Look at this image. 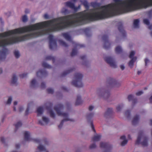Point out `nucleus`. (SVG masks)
Here are the masks:
<instances>
[{
    "mask_svg": "<svg viewBox=\"0 0 152 152\" xmlns=\"http://www.w3.org/2000/svg\"><path fill=\"white\" fill-rule=\"evenodd\" d=\"M113 111V110L112 108H109L107 109V111L106 113L107 114H110Z\"/></svg>",
    "mask_w": 152,
    "mask_h": 152,
    "instance_id": "34",
    "label": "nucleus"
},
{
    "mask_svg": "<svg viewBox=\"0 0 152 152\" xmlns=\"http://www.w3.org/2000/svg\"><path fill=\"white\" fill-rule=\"evenodd\" d=\"M140 72H138V74H140Z\"/></svg>",
    "mask_w": 152,
    "mask_h": 152,
    "instance_id": "61",
    "label": "nucleus"
},
{
    "mask_svg": "<svg viewBox=\"0 0 152 152\" xmlns=\"http://www.w3.org/2000/svg\"><path fill=\"white\" fill-rule=\"evenodd\" d=\"M25 12H26V10L25 11Z\"/></svg>",
    "mask_w": 152,
    "mask_h": 152,
    "instance_id": "62",
    "label": "nucleus"
},
{
    "mask_svg": "<svg viewBox=\"0 0 152 152\" xmlns=\"http://www.w3.org/2000/svg\"><path fill=\"white\" fill-rule=\"evenodd\" d=\"M100 146L102 148H105L107 150H110L112 148L111 145L104 142L101 143Z\"/></svg>",
    "mask_w": 152,
    "mask_h": 152,
    "instance_id": "9",
    "label": "nucleus"
},
{
    "mask_svg": "<svg viewBox=\"0 0 152 152\" xmlns=\"http://www.w3.org/2000/svg\"><path fill=\"white\" fill-rule=\"evenodd\" d=\"M81 6L80 5H79L77 7H76L75 6V8L74 9V10L75 11H77L80 8Z\"/></svg>",
    "mask_w": 152,
    "mask_h": 152,
    "instance_id": "37",
    "label": "nucleus"
},
{
    "mask_svg": "<svg viewBox=\"0 0 152 152\" xmlns=\"http://www.w3.org/2000/svg\"><path fill=\"white\" fill-rule=\"evenodd\" d=\"M82 77V75L80 73L76 74L72 83V85L78 87H82L83 84L81 82Z\"/></svg>",
    "mask_w": 152,
    "mask_h": 152,
    "instance_id": "3",
    "label": "nucleus"
},
{
    "mask_svg": "<svg viewBox=\"0 0 152 152\" xmlns=\"http://www.w3.org/2000/svg\"><path fill=\"white\" fill-rule=\"evenodd\" d=\"M143 22L144 23L148 26V27L150 29H151L152 26L149 24V22L148 19H144L143 20Z\"/></svg>",
    "mask_w": 152,
    "mask_h": 152,
    "instance_id": "15",
    "label": "nucleus"
},
{
    "mask_svg": "<svg viewBox=\"0 0 152 152\" xmlns=\"http://www.w3.org/2000/svg\"><path fill=\"white\" fill-rule=\"evenodd\" d=\"M105 60L111 66L115 67L116 66V63L113 59L110 57H107L104 58Z\"/></svg>",
    "mask_w": 152,
    "mask_h": 152,
    "instance_id": "6",
    "label": "nucleus"
},
{
    "mask_svg": "<svg viewBox=\"0 0 152 152\" xmlns=\"http://www.w3.org/2000/svg\"><path fill=\"white\" fill-rule=\"evenodd\" d=\"M17 80V79L16 77H14L12 79V83H16V82Z\"/></svg>",
    "mask_w": 152,
    "mask_h": 152,
    "instance_id": "38",
    "label": "nucleus"
},
{
    "mask_svg": "<svg viewBox=\"0 0 152 152\" xmlns=\"http://www.w3.org/2000/svg\"><path fill=\"white\" fill-rule=\"evenodd\" d=\"M128 141L124 136H122L120 138L121 144L122 146H124L127 143Z\"/></svg>",
    "mask_w": 152,
    "mask_h": 152,
    "instance_id": "10",
    "label": "nucleus"
},
{
    "mask_svg": "<svg viewBox=\"0 0 152 152\" xmlns=\"http://www.w3.org/2000/svg\"><path fill=\"white\" fill-rule=\"evenodd\" d=\"M123 51L122 48L119 46H117L115 48V52L117 54H119L122 52Z\"/></svg>",
    "mask_w": 152,
    "mask_h": 152,
    "instance_id": "13",
    "label": "nucleus"
},
{
    "mask_svg": "<svg viewBox=\"0 0 152 152\" xmlns=\"http://www.w3.org/2000/svg\"><path fill=\"white\" fill-rule=\"evenodd\" d=\"M27 75V74L23 73V74H21L20 75V76L21 78H24V77H26V76Z\"/></svg>",
    "mask_w": 152,
    "mask_h": 152,
    "instance_id": "41",
    "label": "nucleus"
},
{
    "mask_svg": "<svg viewBox=\"0 0 152 152\" xmlns=\"http://www.w3.org/2000/svg\"><path fill=\"white\" fill-rule=\"evenodd\" d=\"M14 54L16 58H18L20 56V53L18 51H15L14 52Z\"/></svg>",
    "mask_w": 152,
    "mask_h": 152,
    "instance_id": "26",
    "label": "nucleus"
},
{
    "mask_svg": "<svg viewBox=\"0 0 152 152\" xmlns=\"http://www.w3.org/2000/svg\"><path fill=\"white\" fill-rule=\"evenodd\" d=\"M5 141V139L4 137H1L0 138V141L2 143H4Z\"/></svg>",
    "mask_w": 152,
    "mask_h": 152,
    "instance_id": "44",
    "label": "nucleus"
},
{
    "mask_svg": "<svg viewBox=\"0 0 152 152\" xmlns=\"http://www.w3.org/2000/svg\"><path fill=\"white\" fill-rule=\"evenodd\" d=\"M96 147V145L94 144H91L90 146V148L91 149H93L95 148Z\"/></svg>",
    "mask_w": 152,
    "mask_h": 152,
    "instance_id": "35",
    "label": "nucleus"
},
{
    "mask_svg": "<svg viewBox=\"0 0 152 152\" xmlns=\"http://www.w3.org/2000/svg\"><path fill=\"white\" fill-rule=\"evenodd\" d=\"M121 69L122 70H124L125 68L124 66L123 65H121L120 66Z\"/></svg>",
    "mask_w": 152,
    "mask_h": 152,
    "instance_id": "50",
    "label": "nucleus"
},
{
    "mask_svg": "<svg viewBox=\"0 0 152 152\" xmlns=\"http://www.w3.org/2000/svg\"><path fill=\"white\" fill-rule=\"evenodd\" d=\"M12 101V98L11 97H9L8 98V99L6 103L7 104L9 105L10 104L11 102Z\"/></svg>",
    "mask_w": 152,
    "mask_h": 152,
    "instance_id": "30",
    "label": "nucleus"
},
{
    "mask_svg": "<svg viewBox=\"0 0 152 152\" xmlns=\"http://www.w3.org/2000/svg\"><path fill=\"white\" fill-rule=\"evenodd\" d=\"M143 92L141 91H138L136 93V94L137 96H140L142 94Z\"/></svg>",
    "mask_w": 152,
    "mask_h": 152,
    "instance_id": "42",
    "label": "nucleus"
},
{
    "mask_svg": "<svg viewBox=\"0 0 152 152\" xmlns=\"http://www.w3.org/2000/svg\"><path fill=\"white\" fill-rule=\"evenodd\" d=\"M139 20L138 19H136L134 20V26L135 28H137L138 27L139 24Z\"/></svg>",
    "mask_w": 152,
    "mask_h": 152,
    "instance_id": "20",
    "label": "nucleus"
},
{
    "mask_svg": "<svg viewBox=\"0 0 152 152\" xmlns=\"http://www.w3.org/2000/svg\"><path fill=\"white\" fill-rule=\"evenodd\" d=\"M38 149L40 151H45V152H48L45 148L42 145H40L38 147Z\"/></svg>",
    "mask_w": 152,
    "mask_h": 152,
    "instance_id": "22",
    "label": "nucleus"
},
{
    "mask_svg": "<svg viewBox=\"0 0 152 152\" xmlns=\"http://www.w3.org/2000/svg\"><path fill=\"white\" fill-rule=\"evenodd\" d=\"M139 120V118L138 116L137 115L135 116L132 121L133 124H136L137 122H138Z\"/></svg>",
    "mask_w": 152,
    "mask_h": 152,
    "instance_id": "19",
    "label": "nucleus"
},
{
    "mask_svg": "<svg viewBox=\"0 0 152 152\" xmlns=\"http://www.w3.org/2000/svg\"><path fill=\"white\" fill-rule=\"evenodd\" d=\"M44 85H45V84L44 83H42V88L44 87Z\"/></svg>",
    "mask_w": 152,
    "mask_h": 152,
    "instance_id": "55",
    "label": "nucleus"
},
{
    "mask_svg": "<svg viewBox=\"0 0 152 152\" xmlns=\"http://www.w3.org/2000/svg\"><path fill=\"white\" fill-rule=\"evenodd\" d=\"M137 57H134L132 59L130 60L129 63V65L130 67H132L134 63L136 61L137 59Z\"/></svg>",
    "mask_w": 152,
    "mask_h": 152,
    "instance_id": "16",
    "label": "nucleus"
},
{
    "mask_svg": "<svg viewBox=\"0 0 152 152\" xmlns=\"http://www.w3.org/2000/svg\"><path fill=\"white\" fill-rule=\"evenodd\" d=\"M135 54V52L134 50L132 51L130 53L129 55V57L130 58L132 59L134 57V56Z\"/></svg>",
    "mask_w": 152,
    "mask_h": 152,
    "instance_id": "25",
    "label": "nucleus"
},
{
    "mask_svg": "<svg viewBox=\"0 0 152 152\" xmlns=\"http://www.w3.org/2000/svg\"><path fill=\"white\" fill-rule=\"evenodd\" d=\"M49 121V118L45 116L42 117L41 120H39V123L41 125H45L47 124Z\"/></svg>",
    "mask_w": 152,
    "mask_h": 152,
    "instance_id": "8",
    "label": "nucleus"
},
{
    "mask_svg": "<svg viewBox=\"0 0 152 152\" xmlns=\"http://www.w3.org/2000/svg\"><path fill=\"white\" fill-rule=\"evenodd\" d=\"M49 39L50 47V49H53L56 47L55 41L53 39V37L52 35H50L49 37Z\"/></svg>",
    "mask_w": 152,
    "mask_h": 152,
    "instance_id": "5",
    "label": "nucleus"
},
{
    "mask_svg": "<svg viewBox=\"0 0 152 152\" xmlns=\"http://www.w3.org/2000/svg\"><path fill=\"white\" fill-rule=\"evenodd\" d=\"M17 104H18V102H17L15 101L14 102L13 109H14V110L15 111H16L17 110V109H16L17 107L16 106H17Z\"/></svg>",
    "mask_w": 152,
    "mask_h": 152,
    "instance_id": "27",
    "label": "nucleus"
},
{
    "mask_svg": "<svg viewBox=\"0 0 152 152\" xmlns=\"http://www.w3.org/2000/svg\"><path fill=\"white\" fill-rule=\"evenodd\" d=\"M27 20L28 18L26 15H25L22 17V20L23 22H26L27 21Z\"/></svg>",
    "mask_w": 152,
    "mask_h": 152,
    "instance_id": "31",
    "label": "nucleus"
},
{
    "mask_svg": "<svg viewBox=\"0 0 152 152\" xmlns=\"http://www.w3.org/2000/svg\"><path fill=\"white\" fill-rule=\"evenodd\" d=\"M133 98V96L132 95H130L128 97V99L129 100H131Z\"/></svg>",
    "mask_w": 152,
    "mask_h": 152,
    "instance_id": "45",
    "label": "nucleus"
},
{
    "mask_svg": "<svg viewBox=\"0 0 152 152\" xmlns=\"http://www.w3.org/2000/svg\"><path fill=\"white\" fill-rule=\"evenodd\" d=\"M29 136V133L28 132H26L24 133V137L25 139L27 140H28Z\"/></svg>",
    "mask_w": 152,
    "mask_h": 152,
    "instance_id": "24",
    "label": "nucleus"
},
{
    "mask_svg": "<svg viewBox=\"0 0 152 152\" xmlns=\"http://www.w3.org/2000/svg\"><path fill=\"white\" fill-rule=\"evenodd\" d=\"M145 65H146L149 62V60L147 58H146L145 59Z\"/></svg>",
    "mask_w": 152,
    "mask_h": 152,
    "instance_id": "49",
    "label": "nucleus"
},
{
    "mask_svg": "<svg viewBox=\"0 0 152 152\" xmlns=\"http://www.w3.org/2000/svg\"><path fill=\"white\" fill-rule=\"evenodd\" d=\"M104 41L103 47L106 49H108L110 46V42L108 40L107 37L106 36H104L102 38Z\"/></svg>",
    "mask_w": 152,
    "mask_h": 152,
    "instance_id": "7",
    "label": "nucleus"
},
{
    "mask_svg": "<svg viewBox=\"0 0 152 152\" xmlns=\"http://www.w3.org/2000/svg\"><path fill=\"white\" fill-rule=\"evenodd\" d=\"M22 125V123L21 122H18L15 124V127L18 128L20 127Z\"/></svg>",
    "mask_w": 152,
    "mask_h": 152,
    "instance_id": "33",
    "label": "nucleus"
},
{
    "mask_svg": "<svg viewBox=\"0 0 152 152\" xmlns=\"http://www.w3.org/2000/svg\"><path fill=\"white\" fill-rule=\"evenodd\" d=\"M151 103H152V95L151 96L149 99Z\"/></svg>",
    "mask_w": 152,
    "mask_h": 152,
    "instance_id": "51",
    "label": "nucleus"
},
{
    "mask_svg": "<svg viewBox=\"0 0 152 152\" xmlns=\"http://www.w3.org/2000/svg\"><path fill=\"white\" fill-rule=\"evenodd\" d=\"M62 106L61 105H58L55 107V110L58 115L61 116L63 118V120L62 121L61 124L59 125V127H61L62 126V123L64 121H73V119L71 118L67 113L63 112L62 111Z\"/></svg>",
    "mask_w": 152,
    "mask_h": 152,
    "instance_id": "2",
    "label": "nucleus"
},
{
    "mask_svg": "<svg viewBox=\"0 0 152 152\" xmlns=\"http://www.w3.org/2000/svg\"><path fill=\"white\" fill-rule=\"evenodd\" d=\"M39 73H40L41 74H42V72H40V71H39V72H38L37 73V75H38V74H39Z\"/></svg>",
    "mask_w": 152,
    "mask_h": 152,
    "instance_id": "57",
    "label": "nucleus"
},
{
    "mask_svg": "<svg viewBox=\"0 0 152 152\" xmlns=\"http://www.w3.org/2000/svg\"><path fill=\"white\" fill-rule=\"evenodd\" d=\"M82 102V101L81 100V97L80 96H78L77 97V100H76V102H75L76 104L77 105H79Z\"/></svg>",
    "mask_w": 152,
    "mask_h": 152,
    "instance_id": "23",
    "label": "nucleus"
},
{
    "mask_svg": "<svg viewBox=\"0 0 152 152\" xmlns=\"http://www.w3.org/2000/svg\"><path fill=\"white\" fill-rule=\"evenodd\" d=\"M94 115V113H91V114H89L88 115V118H91Z\"/></svg>",
    "mask_w": 152,
    "mask_h": 152,
    "instance_id": "48",
    "label": "nucleus"
},
{
    "mask_svg": "<svg viewBox=\"0 0 152 152\" xmlns=\"http://www.w3.org/2000/svg\"><path fill=\"white\" fill-rule=\"evenodd\" d=\"M128 138H129V139H130V136L129 135L128 136Z\"/></svg>",
    "mask_w": 152,
    "mask_h": 152,
    "instance_id": "60",
    "label": "nucleus"
},
{
    "mask_svg": "<svg viewBox=\"0 0 152 152\" xmlns=\"http://www.w3.org/2000/svg\"><path fill=\"white\" fill-rule=\"evenodd\" d=\"M150 35L152 37V31H151V32H150Z\"/></svg>",
    "mask_w": 152,
    "mask_h": 152,
    "instance_id": "58",
    "label": "nucleus"
},
{
    "mask_svg": "<svg viewBox=\"0 0 152 152\" xmlns=\"http://www.w3.org/2000/svg\"><path fill=\"white\" fill-rule=\"evenodd\" d=\"M2 72V69L0 68V74H1Z\"/></svg>",
    "mask_w": 152,
    "mask_h": 152,
    "instance_id": "53",
    "label": "nucleus"
},
{
    "mask_svg": "<svg viewBox=\"0 0 152 152\" xmlns=\"http://www.w3.org/2000/svg\"><path fill=\"white\" fill-rule=\"evenodd\" d=\"M38 152L37 151V152Z\"/></svg>",
    "mask_w": 152,
    "mask_h": 152,
    "instance_id": "64",
    "label": "nucleus"
},
{
    "mask_svg": "<svg viewBox=\"0 0 152 152\" xmlns=\"http://www.w3.org/2000/svg\"><path fill=\"white\" fill-rule=\"evenodd\" d=\"M120 107V106L119 105L117 107V109L118 110H119V108Z\"/></svg>",
    "mask_w": 152,
    "mask_h": 152,
    "instance_id": "52",
    "label": "nucleus"
},
{
    "mask_svg": "<svg viewBox=\"0 0 152 152\" xmlns=\"http://www.w3.org/2000/svg\"><path fill=\"white\" fill-rule=\"evenodd\" d=\"M49 112L50 115L51 117L53 118L55 117V114L52 110H49Z\"/></svg>",
    "mask_w": 152,
    "mask_h": 152,
    "instance_id": "28",
    "label": "nucleus"
},
{
    "mask_svg": "<svg viewBox=\"0 0 152 152\" xmlns=\"http://www.w3.org/2000/svg\"><path fill=\"white\" fill-rule=\"evenodd\" d=\"M63 35L64 38L67 40H70L71 37L70 35L68 33H64L63 34Z\"/></svg>",
    "mask_w": 152,
    "mask_h": 152,
    "instance_id": "14",
    "label": "nucleus"
},
{
    "mask_svg": "<svg viewBox=\"0 0 152 152\" xmlns=\"http://www.w3.org/2000/svg\"><path fill=\"white\" fill-rule=\"evenodd\" d=\"M114 3L89 10L88 2L82 3L86 10L75 14L26 26V40L58 30L69 26L80 25L86 20L93 21L112 17L115 15L145 8V0H114Z\"/></svg>",
    "mask_w": 152,
    "mask_h": 152,
    "instance_id": "1",
    "label": "nucleus"
},
{
    "mask_svg": "<svg viewBox=\"0 0 152 152\" xmlns=\"http://www.w3.org/2000/svg\"><path fill=\"white\" fill-rule=\"evenodd\" d=\"M43 66L47 68H49L50 67V66L48 65L46 63H44L43 64H42Z\"/></svg>",
    "mask_w": 152,
    "mask_h": 152,
    "instance_id": "39",
    "label": "nucleus"
},
{
    "mask_svg": "<svg viewBox=\"0 0 152 152\" xmlns=\"http://www.w3.org/2000/svg\"><path fill=\"white\" fill-rule=\"evenodd\" d=\"M91 127H92V129L94 131V126H93V125H91Z\"/></svg>",
    "mask_w": 152,
    "mask_h": 152,
    "instance_id": "54",
    "label": "nucleus"
},
{
    "mask_svg": "<svg viewBox=\"0 0 152 152\" xmlns=\"http://www.w3.org/2000/svg\"><path fill=\"white\" fill-rule=\"evenodd\" d=\"M104 94L105 95H107L108 94V93H107V92H105Z\"/></svg>",
    "mask_w": 152,
    "mask_h": 152,
    "instance_id": "59",
    "label": "nucleus"
},
{
    "mask_svg": "<svg viewBox=\"0 0 152 152\" xmlns=\"http://www.w3.org/2000/svg\"><path fill=\"white\" fill-rule=\"evenodd\" d=\"M94 107L92 105L90 106L89 107V110L90 111L94 109Z\"/></svg>",
    "mask_w": 152,
    "mask_h": 152,
    "instance_id": "46",
    "label": "nucleus"
},
{
    "mask_svg": "<svg viewBox=\"0 0 152 152\" xmlns=\"http://www.w3.org/2000/svg\"><path fill=\"white\" fill-rule=\"evenodd\" d=\"M101 137L100 135L96 134L94 135L93 139L94 141H98L100 140Z\"/></svg>",
    "mask_w": 152,
    "mask_h": 152,
    "instance_id": "17",
    "label": "nucleus"
},
{
    "mask_svg": "<svg viewBox=\"0 0 152 152\" xmlns=\"http://www.w3.org/2000/svg\"><path fill=\"white\" fill-rule=\"evenodd\" d=\"M36 83V81L35 79H34L32 80L31 82V86L32 87H34Z\"/></svg>",
    "mask_w": 152,
    "mask_h": 152,
    "instance_id": "29",
    "label": "nucleus"
},
{
    "mask_svg": "<svg viewBox=\"0 0 152 152\" xmlns=\"http://www.w3.org/2000/svg\"><path fill=\"white\" fill-rule=\"evenodd\" d=\"M60 44L61 45H62L63 46H67L66 44L64 42L61 40V41H60Z\"/></svg>",
    "mask_w": 152,
    "mask_h": 152,
    "instance_id": "36",
    "label": "nucleus"
},
{
    "mask_svg": "<svg viewBox=\"0 0 152 152\" xmlns=\"http://www.w3.org/2000/svg\"><path fill=\"white\" fill-rule=\"evenodd\" d=\"M136 143L137 144L140 143L142 145L146 146L147 145V139L142 134H140L138 137Z\"/></svg>",
    "mask_w": 152,
    "mask_h": 152,
    "instance_id": "4",
    "label": "nucleus"
},
{
    "mask_svg": "<svg viewBox=\"0 0 152 152\" xmlns=\"http://www.w3.org/2000/svg\"><path fill=\"white\" fill-rule=\"evenodd\" d=\"M77 53V50H73L71 54L72 56L75 55Z\"/></svg>",
    "mask_w": 152,
    "mask_h": 152,
    "instance_id": "40",
    "label": "nucleus"
},
{
    "mask_svg": "<svg viewBox=\"0 0 152 152\" xmlns=\"http://www.w3.org/2000/svg\"><path fill=\"white\" fill-rule=\"evenodd\" d=\"M48 91L49 93H52L53 92V90L52 88H49L48 89Z\"/></svg>",
    "mask_w": 152,
    "mask_h": 152,
    "instance_id": "43",
    "label": "nucleus"
},
{
    "mask_svg": "<svg viewBox=\"0 0 152 152\" xmlns=\"http://www.w3.org/2000/svg\"><path fill=\"white\" fill-rule=\"evenodd\" d=\"M43 112V109L42 107H39L37 108V112L38 116H39L41 115L42 114Z\"/></svg>",
    "mask_w": 152,
    "mask_h": 152,
    "instance_id": "12",
    "label": "nucleus"
},
{
    "mask_svg": "<svg viewBox=\"0 0 152 152\" xmlns=\"http://www.w3.org/2000/svg\"><path fill=\"white\" fill-rule=\"evenodd\" d=\"M65 6L69 7L74 10L75 8V4L71 1H67L64 3Z\"/></svg>",
    "mask_w": 152,
    "mask_h": 152,
    "instance_id": "11",
    "label": "nucleus"
},
{
    "mask_svg": "<svg viewBox=\"0 0 152 152\" xmlns=\"http://www.w3.org/2000/svg\"><path fill=\"white\" fill-rule=\"evenodd\" d=\"M46 19H48L49 18V16L47 14H45L43 16Z\"/></svg>",
    "mask_w": 152,
    "mask_h": 152,
    "instance_id": "47",
    "label": "nucleus"
},
{
    "mask_svg": "<svg viewBox=\"0 0 152 152\" xmlns=\"http://www.w3.org/2000/svg\"><path fill=\"white\" fill-rule=\"evenodd\" d=\"M150 124L152 125V120H151L150 121Z\"/></svg>",
    "mask_w": 152,
    "mask_h": 152,
    "instance_id": "56",
    "label": "nucleus"
},
{
    "mask_svg": "<svg viewBox=\"0 0 152 152\" xmlns=\"http://www.w3.org/2000/svg\"><path fill=\"white\" fill-rule=\"evenodd\" d=\"M151 12H152V11H151Z\"/></svg>",
    "mask_w": 152,
    "mask_h": 152,
    "instance_id": "63",
    "label": "nucleus"
},
{
    "mask_svg": "<svg viewBox=\"0 0 152 152\" xmlns=\"http://www.w3.org/2000/svg\"><path fill=\"white\" fill-rule=\"evenodd\" d=\"M61 12L65 15L69 13L68 10L64 7L61 10Z\"/></svg>",
    "mask_w": 152,
    "mask_h": 152,
    "instance_id": "21",
    "label": "nucleus"
},
{
    "mask_svg": "<svg viewBox=\"0 0 152 152\" xmlns=\"http://www.w3.org/2000/svg\"><path fill=\"white\" fill-rule=\"evenodd\" d=\"M119 31L121 35L124 36L125 35L126 33L125 31L123 29L122 27H120L118 28Z\"/></svg>",
    "mask_w": 152,
    "mask_h": 152,
    "instance_id": "18",
    "label": "nucleus"
},
{
    "mask_svg": "<svg viewBox=\"0 0 152 152\" xmlns=\"http://www.w3.org/2000/svg\"><path fill=\"white\" fill-rule=\"evenodd\" d=\"M24 110V107L23 106L21 105L18 106V110L20 112H22Z\"/></svg>",
    "mask_w": 152,
    "mask_h": 152,
    "instance_id": "32",
    "label": "nucleus"
}]
</instances>
